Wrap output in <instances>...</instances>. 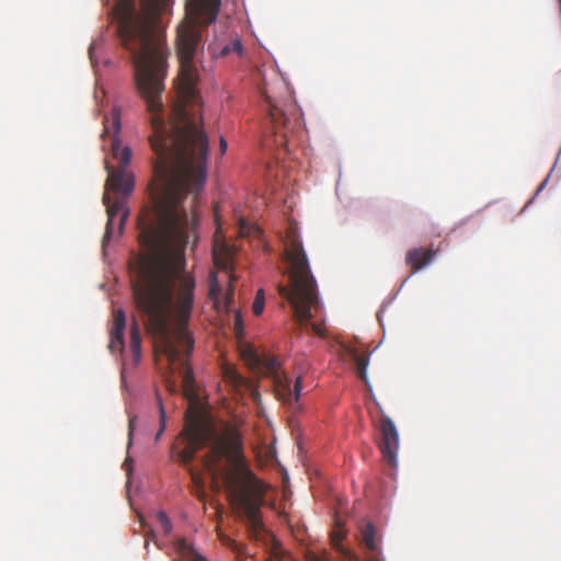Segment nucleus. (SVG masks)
<instances>
[{"label": "nucleus", "instance_id": "nucleus-1", "mask_svg": "<svg viewBox=\"0 0 561 561\" xmlns=\"http://www.w3.org/2000/svg\"><path fill=\"white\" fill-rule=\"evenodd\" d=\"M206 176L207 163L153 164L152 209L138 218V240L145 252L130 264L135 304L154 337L156 356L167 358L171 374L179 364L188 400L197 398L188 365L194 340L187 330L195 279L185 271V249L196 226L195 203Z\"/></svg>", "mask_w": 561, "mask_h": 561}, {"label": "nucleus", "instance_id": "nucleus-2", "mask_svg": "<svg viewBox=\"0 0 561 561\" xmlns=\"http://www.w3.org/2000/svg\"><path fill=\"white\" fill-rule=\"evenodd\" d=\"M185 444L179 454L183 465H190L197 450L210 444L203 463L214 479L221 478L232 506L245 518L249 536L263 540L267 536L261 518L267 484L251 470L243 453L239 432L227 427L221 434L193 419L185 423L180 434Z\"/></svg>", "mask_w": 561, "mask_h": 561}, {"label": "nucleus", "instance_id": "nucleus-3", "mask_svg": "<svg viewBox=\"0 0 561 561\" xmlns=\"http://www.w3.org/2000/svg\"><path fill=\"white\" fill-rule=\"evenodd\" d=\"M121 118L119 107L113 106L110 115L104 116L101 135L102 138H110L112 158L118 163L117 167H113L107 159L105 160L107 179L103 203L106 206L107 222L102 238V250L104 253L110 241L123 233L125 222L129 216L127 199L135 188L134 173L129 169L131 149L128 146H122L119 139L122 129Z\"/></svg>", "mask_w": 561, "mask_h": 561}, {"label": "nucleus", "instance_id": "nucleus-4", "mask_svg": "<svg viewBox=\"0 0 561 561\" xmlns=\"http://www.w3.org/2000/svg\"><path fill=\"white\" fill-rule=\"evenodd\" d=\"M284 252L289 263V284L278 285V293L290 304L297 321L302 323L312 318V311L320 309V302L306 251L298 229L293 224L286 229Z\"/></svg>", "mask_w": 561, "mask_h": 561}, {"label": "nucleus", "instance_id": "nucleus-5", "mask_svg": "<svg viewBox=\"0 0 561 561\" xmlns=\"http://www.w3.org/2000/svg\"><path fill=\"white\" fill-rule=\"evenodd\" d=\"M264 98L271 128L275 137L274 142L278 146H286L289 135L297 131L301 126L300 111L290 96L274 100L264 92Z\"/></svg>", "mask_w": 561, "mask_h": 561}, {"label": "nucleus", "instance_id": "nucleus-6", "mask_svg": "<svg viewBox=\"0 0 561 561\" xmlns=\"http://www.w3.org/2000/svg\"><path fill=\"white\" fill-rule=\"evenodd\" d=\"M253 359L256 364L263 365L265 371L273 377L274 389L278 399L289 407H295L301 392V376H298L294 386H291L290 379L280 370V363L276 357L261 359L253 355Z\"/></svg>", "mask_w": 561, "mask_h": 561}, {"label": "nucleus", "instance_id": "nucleus-7", "mask_svg": "<svg viewBox=\"0 0 561 561\" xmlns=\"http://www.w3.org/2000/svg\"><path fill=\"white\" fill-rule=\"evenodd\" d=\"M379 431L381 434L379 449L382 454L383 460L388 462V465L394 466L399 448V434L391 419L382 411L380 415Z\"/></svg>", "mask_w": 561, "mask_h": 561}, {"label": "nucleus", "instance_id": "nucleus-8", "mask_svg": "<svg viewBox=\"0 0 561 561\" xmlns=\"http://www.w3.org/2000/svg\"><path fill=\"white\" fill-rule=\"evenodd\" d=\"M126 328V316L122 309L113 311V322L110 330L108 350L114 352H122L124 348V331Z\"/></svg>", "mask_w": 561, "mask_h": 561}, {"label": "nucleus", "instance_id": "nucleus-9", "mask_svg": "<svg viewBox=\"0 0 561 561\" xmlns=\"http://www.w3.org/2000/svg\"><path fill=\"white\" fill-rule=\"evenodd\" d=\"M437 251L432 248H414L408 251L405 256V264L411 268L414 274L425 266H427L435 257Z\"/></svg>", "mask_w": 561, "mask_h": 561}, {"label": "nucleus", "instance_id": "nucleus-10", "mask_svg": "<svg viewBox=\"0 0 561 561\" xmlns=\"http://www.w3.org/2000/svg\"><path fill=\"white\" fill-rule=\"evenodd\" d=\"M346 352L352 358V360L355 363L356 374L358 378L363 380L366 385H368L367 367L369 364V354L359 353L355 347L347 348Z\"/></svg>", "mask_w": 561, "mask_h": 561}, {"label": "nucleus", "instance_id": "nucleus-11", "mask_svg": "<svg viewBox=\"0 0 561 561\" xmlns=\"http://www.w3.org/2000/svg\"><path fill=\"white\" fill-rule=\"evenodd\" d=\"M208 50L210 55L215 58L226 57L232 53L241 56L243 54V46L239 38L233 39L230 44H226L222 47H219L216 43H211L208 46Z\"/></svg>", "mask_w": 561, "mask_h": 561}, {"label": "nucleus", "instance_id": "nucleus-12", "mask_svg": "<svg viewBox=\"0 0 561 561\" xmlns=\"http://www.w3.org/2000/svg\"><path fill=\"white\" fill-rule=\"evenodd\" d=\"M213 257L217 268L227 273L232 271V254L226 245L215 247Z\"/></svg>", "mask_w": 561, "mask_h": 561}, {"label": "nucleus", "instance_id": "nucleus-13", "mask_svg": "<svg viewBox=\"0 0 561 561\" xmlns=\"http://www.w3.org/2000/svg\"><path fill=\"white\" fill-rule=\"evenodd\" d=\"M362 543L370 552V557L375 558L378 553V543L376 540V529L373 524H366L362 529Z\"/></svg>", "mask_w": 561, "mask_h": 561}, {"label": "nucleus", "instance_id": "nucleus-14", "mask_svg": "<svg viewBox=\"0 0 561 561\" xmlns=\"http://www.w3.org/2000/svg\"><path fill=\"white\" fill-rule=\"evenodd\" d=\"M175 550L181 557L186 558L188 561H207L204 557L198 554L193 546L184 538L175 542Z\"/></svg>", "mask_w": 561, "mask_h": 561}, {"label": "nucleus", "instance_id": "nucleus-15", "mask_svg": "<svg viewBox=\"0 0 561 561\" xmlns=\"http://www.w3.org/2000/svg\"><path fill=\"white\" fill-rule=\"evenodd\" d=\"M130 350L136 360L141 356V336L138 324L134 322L130 329Z\"/></svg>", "mask_w": 561, "mask_h": 561}, {"label": "nucleus", "instance_id": "nucleus-16", "mask_svg": "<svg viewBox=\"0 0 561 561\" xmlns=\"http://www.w3.org/2000/svg\"><path fill=\"white\" fill-rule=\"evenodd\" d=\"M224 378L227 382H230L234 387H241L244 385L243 377L231 367H225L222 369Z\"/></svg>", "mask_w": 561, "mask_h": 561}, {"label": "nucleus", "instance_id": "nucleus-17", "mask_svg": "<svg viewBox=\"0 0 561 561\" xmlns=\"http://www.w3.org/2000/svg\"><path fill=\"white\" fill-rule=\"evenodd\" d=\"M264 304H265L264 290L263 289H259L256 291L255 299H254L253 305H252V310H253V313L255 316H260L263 312Z\"/></svg>", "mask_w": 561, "mask_h": 561}, {"label": "nucleus", "instance_id": "nucleus-18", "mask_svg": "<svg viewBox=\"0 0 561 561\" xmlns=\"http://www.w3.org/2000/svg\"><path fill=\"white\" fill-rule=\"evenodd\" d=\"M156 517L163 533L169 535L172 531V523L168 515L163 511H159L157 512Z\"/></svg>", "mask_w": 561, "mask_h": 561}, {"label": "nucleus", "instance_id": "nucleus-19", "mask_svg": "<svg viewBox=\"0 0 561 561\" xmlns=\"http://www.w3.org/2000/svg\"><path fill=\"white\" fill-rule=\"evenodd\" d=\"M157 400H158L159 410H160V428L157 432L154 439L159 440V438L161 437V435L165 428V411H164V408L162 404V399L159 394L157 396Z\"/></svg>", "mask_w": 561, "mask_h": 561}, {"label": "nucleus", "instance_id": "nucleus-20", "mask_svg": "<svg viewBox=\"0 0 561 561\" xmlns=\"http://www.w3.org/2000/svg\"><path fill=\"white\" fill-rule=\"evenodd\" d=\"M259 232L257 228L251 225L250 222L245 221L243 218L239 220V233L242 237H248L252 234L253 232Z\"/></svg>", "mask_w": 561, "mask_h": 561}, {"label": "nucleus", "instance_id": "nucleus-21", "mask_svg": "<svg viewBox=\"0 0 561 561\" xmlns=\"http://www.w3.org/2000/svg\"><path fill=\"white\" fill-rule=\"evenodd\" d=\"M233 325H234L236 335L238 337H240L243 334V322H242L241 313L239 311H236V313H234Z\"/></svg>", "mask_w": 561, "mask_h": 561}, {"label": "nucleus", "instance_id": "nucleus-22", "mask_svg": "<svg viewBox=\"0 0 561 561\" xmlns=\"http://www.w3.org/2000/svg\"><path fill=\"white\" fill-rule=\"evenodd\" d=\"M220 287L217 280V276L215 273H211L210 280H209V295L215 296L219 293Z\"/></svg>", "mask_w": 561, "mask_h": 561}, {"label": "nucleus", "instance_id": "nucleus-23", "mask_svg": "<svg viewBox=\"0 0 561 561\" xmlns=\"http://www.w3.org/2000/svg\"><path fill=\"white\" fill-rule=\"evenodd\" d=\"M136 419L137 417L135 415H129V420H128V446L131 445V439H133V435H134V431H135Z\"/></svg>", "mask_w": 561, "mask_h": 561}, {"label": "nucleus", "instance_id": "nucleus-24", "mask_svg": "<svg viewBox=\"0 0 561 561\" xmlns=\"http://www.w3.org/2000/svg\"><path fill=\"white\" fill-rule=\"evenodd\" d=\"M192 479H193L194 483H195L199 489H202V481H201V479H199L197 476H195V474H192ZM197 495H198V497H199L201 500H204V499H205V496H206V494H205V492H204L203 490H198V494H197Z\"/></svg>", "mask_w": 561, "mask_h": 561}, {"label": "nucleus", "instance_id": "nucleus-25", "mask_svg": "<svg viewBox=\"0 0 561 561\" xmlns=\"http://www.w3.org/2000/svg\"><path fill=\"white\" fill-rule=\"evenodd\" d=\"M306 561H327L323 557L318 556L317 553L312 551H308L306 553Z\"/></svg>", "mask_w": 561, "mask_h": 561}, {"label": "nucleus", "instance_id": "nucleus-26", "mask_svg": "<svg viewBox=\"0 0 561 561\" xmlns=\"http://www.w3.org/2000/svg\"><path fill=\"white\" fill-rule=\"evenodd\" d=\"M96 42H93L90 47H89V57H90V60L92 62V65H94L95 60H94V50L96 48Z\"/></svg>", "mask_w": 561, "mask_h": 561}, {"label": "nucleus", "instance_id": "nucleus-27", "mask_svg": "<svg viewBox=\"0 0 561 561\" xmlns=\"http://www.w3.org/2000/svg\"><path fill=\"white\" fill-rule=\"evenodd\" d=\"M219 147H220V153L225 154L228 145H227V141H226V139L224 137H220Z\"/></svg>", "mask_w": 561, "mask_h": 561}, {"label": "nucleus", "instance_id": "nucleus-28", "mask_svg": "<svg viewBox=\"0 0 561 561\" xmlns=\"http://www.w3.org/2000/svg\"><path fill=\"white\" fill-rule=\"evenodd\" d=\"M312 330L318 334V335H321L322 334V331L320 329L319 325L317 324H312Z\"/></svg>", "mask_w": 561, "mask_h": 561}, {"label": "nucleus", "instance_id": "nucleus-29", "mask_svg": "<svg viewBox=\"0 0 561 561\" xmlns=\"http://www.w3.org/2000/svg\"><path fill=\"white\" fill-rule=\"evenodd\" d=\"M129 462H130V458H126V459H125V462H124V466H126V467H127Z\"/></svg>", "mask_w": 561, "mask_h": 561}, {"label": "nucleus", "instance_id": "nucleus-30", "mask_svg": "<svg viewBox=\"0 0 561 561\" xmlns=\"http://www.w3.org/2000/svg\"><path fill=\"white\" fill-rule=\"evenodd\" d=\"M149 535H150V537H152V538L154 537V534H153V530H152V529H150V530H149Z\"/></svg>", "mask_w": 561, "mask_h": 561}, {"label": "nucleus", "instance_id": "nucleus-31", "mask_svg": "<svg viewBox=\"0 0 561 561\" xmlns=\"http://www.w3.org/2000/svg\"><path fill=\"white\" fill-rule=\"evenodd\" d=\"M545 183L546 182L541 183L540 187L538 188L539 191L545 186Z\"/></svg>", "mask_w": 561, "mask_h": 561}]
</instances>
